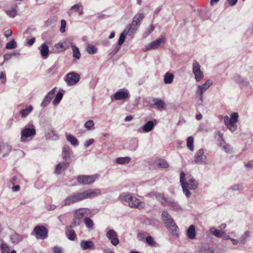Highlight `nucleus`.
Wrapping results in <instances>:
<instances>
[{
	"label": "nucleus",
	"mask_w": 253,
	"mask_h": 253,
	"mask_svg": "<svg viewBox=\"0 0 253 253\" xmlns=\"http://www.w3.org/2000/svg\"><path fill=\"white\" fill-rule=\"evenodd\" d=\"M101 193L100 189H89L82 192L75 193L64 200V206H69L84 199L95 197Z\"/></svg>",
	"instance_id": "f257e3e1"
},
{
	"label": "nucleus",
	"mask_w": 253,
	"mask_h": 253,
	"mask_svg": "<svg viewBox=\"0 0 253 253\" xmlns=\"http://www.w3.org/2000/svg\"><path fill=\"white\" fill-rule=\"evenodd\" d=\"M185 174L183 171H181L180 174V182L183 192L187 197H190L191 193L189 189L194 190L198 186L197 181L193 179L190 178L188 180H185Z\"/></svg>",
	"instance_id": "f03ea898"
},
{
	"label": "nucleus",
	"mask_w": 253,
	"mask_h": 253,
	"mask_svg": "<svg viewBox=\"0 0 253 253\" xmlns=\"http://www.w3.org/2000/svg\"><path fill=\"white\" fill-rule=\"evenodd\" d=\"M239 115L238 113L234 112L230 115V117L225 116L224 117L225 125L232 131H234L237 129L236 123L238 121Z\"/></svg>",
	"instance_id": "7ed1b4c3"
},
{
	"label": "nucleus",
	"mask_w": 253,
	"mask_h": 253,
	"mask_svg": "<svg viewBox=\"0 0 253 253\" xmlns=\"http://www.w3.org/2000/svg\"><path fill=\"white\" fill-rule=\"evenodd\" d=\"M123 200L127 202L129 206L131 208L142 209L144 207L143 202H140L139 199L129 194L125 195L123 197Z\"/></svg>",
	"instance_id": "20e7f679"
},
{
	"label": "nucleus",
	"mask_w": 253,
	"mask_h": 253,
	"mask_svg": "<svg viewBox=\"0 0 253 253\" xmlns=\"http://www.w3.org/2000/svg\"><path fill=\"white\" fill-rule=\"evenodd\" d=\"M144 18L143 13H138L136 14L133 18V20L130 24L129 25V27L127 28L131 33H134L137 29L138 27L140 25L141 21Z\"/></svg>",
	"instance_id": "39448f33"
},
{
	"label": "nucleus",
	"mask_w": 253,
	"mask_h": 253,
	"mask_svg": "<svg viewBox=\"0 0 253 253\" xmlns=\"http://www.w3.org/2000/svg\"><path fill=\"white\" fill-rule=\"evenodd\" d=\"M33 231L37 239L44 240L48 236V230L43 225L36 226Z\"/></svg>",
	"instance_id": "423d86ee"
},
{
	"label": "nucleus",
	"mask_w": 253,
	"mask_h": 253,
	"mask_svg": "<svg viewBox=\"0 0 253 253\" xmlns=\"http://www.w3.org/2000/svg\"><path fill=\"white\" fill-rule=\"evenodd\" d=\"M97 178L96 175H82L77 176V180L80 184L88 185L93 183Z\"/></svg>",
	"instance_id": "0eeeda50"
},
{
	"label": "nucleus",
	"mask_w": 253,
	"mask_h": 253,
	"mask_svg": "<svg viewBox=\"0 0 253 253\" xmlns=\"http://www.w3.org/2000/svg\"><path fill=\"white\" fill-rule=\"evenodd\" d=\"M193 73L197 82H200L204 78V73L201 70V67L196 60L193 62Z\"/></svg>",
	"instance_id": "6e6552de"
},
{
	"label": "nucleus",
	"mask_w": 253,
	"mask_h": 253,
	"mask_svg": "<svg viewBox=\"0 0 253 253\" xmlns=\"http://www.w3.org/2000/svg\"><path fill=\"white\" fill-rule=\"evenodd\" d=\"M35 134L36 129L33 126L31 127H25L21 132V141L25 142L28 138L34 136Z\"/></svg>",
	"instance_id": "1a4fd4ad"
},
{
	"label": "nucleus",
	"mask_w": 253,
	"mask_h": 253,
	"mask_svg": "<svg viewBox=\"0 0 253 253\" xmlns=\"http://www.w3.org/2000/svg\"><path fill=\"white\" fill-rule=\"evenodd\" d=\"M80 79V76L77 73L71 72L66 76L65 81L69 85H73L77 84Z\"/></svg>",
	"instance_id": "9d476101"
},
{
	"label": "nucleus",
	"mask_w": 253,
	"mask_h": 253,
	"mask_svg": "<svg viewBox=\"0 0 253 253\" xmlns=\"http://www.w3.org/2000/svg\"><path fill=\"white\" fill-rule=\"evenodd\" d=\"M213 84L211 80H207L204 84L199 85L196 94L200 96V99L203 100V94L208 89V88Z\"/></svg>",
	"instance_id": "9b49d317"
},
{
	"label": "nucleus",
	"mask_w": 253,
	"mask_h": 253,
	"mask_svg": "<svg viewBox=\"0 0 253 253\" xmlns=\"http://www.w3.org/2000/svg\"><path fill=\"white\" fill-rule=\"evenodd\" d=\"M69 45L66 42H60L54 44L52 49L51 52L59 53L63 52L69 48Z\"/></svg>",
	"instance_id": "f8f14e48"
},
{
	"label": "nucleus",
	"mask_w": 253,
	"mask_h": 253,
	"mask_svg": "<svg viewBox=\"0 0 253 253\" xmlns=\"http://www.w3.org/2000/svg\"><path fill=\"white\" fill-rule=\"evenodd\" d=\"M106 236L113 245L116 246L119 244V240L117 238V233L114 230H109L106 233Z\"/></svg>",
	"instance_id": "ddd939ff"
},
{
	"label": "nucleus",
	"mask_w": 253,
	"mask_h": 253,
	"mask_svg": "<svg viewBox=\"0 0 253 253\" xmlns=\"http://www.w3.org/2000/svg\"><path fill=\"white\" fill-rule=\"evenodd\" d=\"M166 39L165 37H161L157 40L152 42L147 46V49L150 50L152 49L158 48L161 43L164 44L165 42Z\"/></svg>",
	"instance_id": "4468645a"
},
{
	"label": "nucleus",
	"mask_w": 253,
	"mask_h": 253,
	"mask_svg": "<svg viewBox=\"0 0 253 253\" xmlns=\"http://www.w3.org/2000/svg\"><path fill=\"white\" fill-rule=\"evenodd\" d=\"M11 151V146L7 143H4L1 138H0V154H1L3 156L8 154Z\"/></svg>",
	"instance_id": "2eb2a0df"
},
{
	"label": "nucleus",
	"mask_w": 253,
	"mask_h": 253,
	"mask_svg": "<svg viewBox=\"0 0 253 253\" xmlns=\"http://www.w3.org/2000/svg\"><path fill=\"white\" fill-rule=\"evenodd\" d=\"M206 159V156L204 155V150L203 149L199 150L195 154L194 161L197 164H202L205 162Z\"/></svg>",
	"instance_id": "dca6fc26"
},
{
	"label": "nucleus",
	"mask_w": 253,
	"mask_h": 253,
	"mask_svg": "<svg viewBox=\"0 0 253 253\" xmlns=\"http://www.w3.org/2000/svg\"><path fill=\"white\" fill-rule=\"evenodd\" d=\"M168 230L171 232L172 235L175 237L178 236L179 233V229L176 224L174 223L173 220L171 222H170L169 224H167L166 225Z\"/></svg>",
	"instance_id": "f3484780"
},
{
	"label": "nucleus",
	"mask_w": 253,
	"mask_h": 253,
	"mask_svg": "<svg viewBox=\"0 0 253 253\" xmlns=\"http://www.w3.org/2000/svg\"><path fill=\"white\" fill-rule=\"evenodd\" d=\"M73 227L71 225L68 226L65 229V234L68 238L71 241H74L77 238L76 234L73 229Z\"/></svg>",
	"instance_id": "a211bd4d"
},
{
	"label": "nucleus",
	"mask_w": 253,
	"mask_h": 253,
	"mask_svg": "<svg viewBox=\"0 0 253 253\" xmlns=\"http://www.w3.org/2000/svg\"><path fill=\"white\" fill-rule=\"evenodd\" d=\"M128 97L129 94L128 92L126 91H119L114 94V98L117 100L126 99Z\"/></svg>",
	"instance_id": "6ab92c4d"
},
{
	"label": "nucleus",
	"mask_w": 253,
	"mask_h": 253,
	"mask_svg": "<svg viewBox=\"0 0 253 253\" xmlns=\"http://www.w3.org/2000/svg\"><path fill=\"white\" fill-rule=\"evenodd\" d=\"M164 206H168L175 210H178L180 209V207L176 202L172 199L168 197Z\"/></svg>",
	"instance_id": "aec40b11"
},
{
	"label": "nucleus",
	"mask_w": 253,
	"mask_h": 253,
	"mask_svg": "<svg viewBox=\"0 0 253 253\" xmlns=\"http://www.w3.org/2000/svg\"><path fill=\"white\" fill-rule=\"evenodd\" d=\"M54 90H52L49 91L48 94L45 96L42 102L41 103V106L42 107H44L46 106L51 101L53 96L54 95Z\"/></svg>",
	"instance_id": "412c9836"
},
{
	"label": "nucleus",
	"mask_w": 253,
	"mask_h": 253,
	"mask_svg": "<svg viewBox=\"0 0 253 253\" xmlns=\"http://www.w3.org/2000/svg\"><path fill=\"white\" fill-rule=\"evenodd\" d=\"M154 104L156 106L157 108L159 109H165L166 105L165 102L161 99L154 98L152 100Z\"/></svg>",
	"instance_id": "4be33fe9"
},
{
	"label": "nucleus",
	"mask_w": 253,
	"mask_h": 253,
	"mask_svg": "<svg viewBox=\"0 0 253 253\" xmlns=\"http://www.w3.org/2000/svg\"><path fill=\"white\" fill-rule=\"evenodd\" d=\"M132 33H131L130 31H129L128 29H125L120 36V38L118 41V45L120 46L122 45L125 41L126 36L127 35H130Z\"/></svg>",
	"instance_id": "5701e85b"
},
{
	"label": "nucleus",
	"mask_w": 253,
	"mask_h": 253,
	"mask_svg": "<svg viewBox=\"0 0 253 253\" xmlns=\"http://www.w3.org/2000/svg\"><path fill=\"white\" fill-rule=\"evenodd\" d=\"M162 216L163 221L165 225H167V224L171 222L173 220L167 211H163L162 213Z\"/></svg>",
	"instance_id": "b1692460"
},
{
	"label": "nucleus",
	"mask_w": 253,
	"mask_h": 253,
	"mask_svg": "<svg viewBox=\"0 0 253 253\" xmlns=\"http://www.w3.org/2000/svg\"><path fill=\"white\" fill-rule=\"evenodd\" d=\"M40 49L41 54L42 57L46 58L48 56L49 53V49L47 45L45 43L42 44L39 47Z\"/></svg>",
	"instance_id": "393cba45"
},
{
	"label": "nucleus",
	"mask_w": 253,
	"mask_h": 253,
	"mask_svg": "<svg viewBox=\"0 0 253 253\" xmlns=\"http://www.w3.org/2000/svg\"><path fill=\"white\" fill-rule=\"evenodd\" d=\"M81 246L83 250H86L89 249L94 248V244L91 241L82 240L81 242Z\"/></svg>",
	"instance_id": "a878e982"
},
{
	"label": "nucleus",
	"mask_w": 253,
	"mask_h": 253,
	"mask_svg": "<svg viewBox=\"0 0 253 253\" xmlns=\"http://www.w3.org/2000/svg\"><path fill=\"white\" fill-rule=\"evenodd\" d=\"M10 238L13 244H17L23 240V237L22 235L14 233L10 236Z\"/></svg>",
	"instance_id": "bb28decb"
},
{
	"label": "nucleus",
	"mask_w": 253,
	"mask_h": 253,
	"mask_svg": "<svg viewBox=\"0 0 253 253\" xmlns=\"http://www.w3.org/2000/svg\"><path fill=\"white\" fill-rule=\"evenodd\" d=\"M151 195L154 196L156 199L160 201L161 204L164 206L168 197H166L164 194L159 193H153Z\"/></svg>",
	"instance_id": "cd10ccee"
},
{
	"label": "nucleus",
	"mask_w": 253,
	"mask_h": 253,
	"mask_svg": "<svg viewBox=\"0 0 253 253\" xmlns=\"http://www.w3.org/2000/svg\"><path fill=\"white\" fill-rule=\"evenodd\" d=\"M187 235L190 239H194L195 238L196 232L194 225H191L189 226L187 231Z\"/></svg>",
	"instance_id": "c85d7f7f"
},
{
	"label": "nucleus",
	"mask_w": 253,
	"mask_h": 253,
	"mask_svg": "<svg viewBox=\"0 0 253 253\" xmlns=\"http://www.w3.org/2000/svg\"><path fill=\"white\" fill-rule=\"evenodd\" d=\"M154 127V123L152 121H149L146 124H145L143 127V131L148 132L151 131Z\"/></svg>",
	"instance_id": "c756f323"
},
{
	"label": "nucleus",
	"mask_w": 253,
	"mask_h": 253,
	"mask_svg": "<svg viewBox=\"0 0 253 253\" xmlns=\"http://www.w3.org/2000/svg\"><path fill=\"white\" fill-rule=\"evenodd\" d=\"M71 47L73 51V57L77 59H79L81 57V53L79 48L73 44H71Z\"/></svg>",
	"instance_id": "7c9ffc66"
},
{
	"label": "nucleus",
	"mask_w": 253,
	"mask_h": 253,
	"mask_svg": "<svg viewBox=\"0 0 253 253\" xmlns=\"http://www.w3.org/2000/svg\"><path fill=\"white\" fill-rule=\"evenodd\" d=\"M33 110V107L32 105L29 106L27 108L23 109L20 111V114L22 118L26 117Z\"/></svg>",
	"instance_id": "2f4dec72"
},
{
	"label": "nucleus",
	"mask_w": 253,
	"mask_h": 253,
	"mask_svg": "<svg viewBox=\"0 0 253 253\" xmlns=\"http://www.w3.org/2000/svg\"><path fill=\"white\" fill-rule=\"evenodd\" d=\"M174 78V75L169 72H167L164 76V82L166 84H169L172 83Z\"/></svg>",
	"instance_id": "473e14b6"
},
{
	"label": "nucleus",
	"mask_w": 253,
	"mask_h": 253,
	"mask_svg": "<svg viewBox=\"0 0 253 253\" xmlns=\"http://www.w3.org/2000/svg\"><path fill=\"white\" fill-rule=\"evenodd\" d=\"M130 158L129 157H119L116 159V163L119 164L124 165L128 164L130 161Z\"/></svg>",
	"instance_id": "72a5a7b5"
},
{
	"label": "nucleus",
	"mask_w": 253,
	"mask_h": 253,
	"mask_svg": "<svg viewBox=\"0 0 253 253\" xmlns=\"http://www.w3.org/2000/svg\"><path fill=\"white\" fill-rule=\"evenodd\" d=\"M220 146L224 149V150L227 153H231L232 149L228 144H226L222 137L221 136V142L220 143Z\"/></svg>",
	"instance_id": "f704fd0d"
},
{
	"label": "nucleus",
	"mask_w": 253,
	"mask_h": 253,
	"mask_svg": "<svg viewBox=\"0 0 253 253\" xmlns=\"http://www.w3.org/2000/svg\"><path fill=\"white\" fill-rule=\"evenodd\" d=\"M66 138L67 140L69 141L72 145L76 146L78 145V141L74 136L71 135H67Z\"/></svg>",
	"instance_id": "c9c22d12"
},
{
	"label": "nucleus",
	"mask_w": 253,
	"mask_h": 253,
	"mask_svg": "<svg viewBox=\"0 0 253 253\" xmlns=\"http://www.w3.org/2000/svg\"><path fill=\"white\" fill-rule=\"evenodd\" d=\"M84 222L86 226L90 230L93 228L94 223L93 221L89 217H85L84 219Z\"/></svg>",
	"instance_id": "e433bc0d"
},
{
	"label": "nucleus",
	"mask_w": 253,
	"mask_h": 253,
	"mask_svg": "<svg viewBox=\"0 0 253 253\" xmlns=\"http://www.w3.org/2000/svg\"><path fill=\"white\" fill-rule=\"evenodd\" d=\"M210 232L212 234L218 238L221 237L224 233L223 232H221L219 230L213 227L210 229Z\"/></svg>",
	"instance_id": "4c0bfd02"
},
{
	"label": "nucleus",
	"mask_w": 253,
	"mask_h": 253,
	"mask_svg": "<svg viewBox=\"0 0 253 253\" xmlns=\"http://www.w3.org/2000/svg\"><path fill=\"white\" fill-rule=\"evenodd\" d=\"M194 138L192 136H189L187 139V146L188 148L193 151L194 150Z\"/></svg>",
	"instance_id": "58836bf2"
},
{
	"label": "nucleus",
	"mask_w": 253,
	"mask_h": 253,
	"mask_svg": "<svg viewBox=\"0 0 253 253\" xmlns=\"http://www.w3.org/2000/svg\"><path fill=\"white\" fill-rule=\"evenodd\" d=\"M84 214V210L83 209H79L75 211L74 216L81 220L83 218Z\"/></svg>",
	"instance_id": "ea45409f"
},
{
	"label": "nucleus",
	"mask_w": 253,
	"mask_h": 253,
	"mask_svg": "<svg viewBox=\"0 0 253 253\" xmlns=\"http://www.w3.org/2000/svg\"><path fill=\"white\" fill-rule=\"evenodd\" d=\"M86 51L90 54H94L96 53L97 48L93 45H88L86 48Z\"/></svg>",
	"instance_id": "a19ab883"
},
{
	"label": "nucleus",
	"mask_w": 253,
	"mask_h": 253,
	"mask_svg": "<svg viewBox=\"0 0 253 253\" xmlns=\"http://www.w3.org/2000/svg\"><path fill=\"white\" fill-rule=\"evenodd\" d=\"M146 242L151 247H156L157 245L156 242L151 236H147L146 238Z\"/></svg>",
	"instance_id": "79ce46f5"
},
{
	"label": "nucleus",
	"mask_w": 253,
	"mask_h": 253,
	"mask_svg": "<svg viewBox=\"0 0 253 253\" xmlns=\"http://www.w3.org/2000/svg\"><path fill=\"white\" fill-rule=\"evenodd\" d=\"M17 47L16 42L14 40H12L7 42L6 44L5 48L8 49H12Z\"/></svg>",
	"instance_id": "37998d69"
},
{
	"label": "nucleus",
	"mask_w": 253,
	"mask_h": 253,
	"mask_svg": "<svg viewBox=\"0 0 253 253\" xmlns=\"http://www.w3.org/2000/svg\"><path fill=\"white\" fill-rule=\"evenodd\" d=\"M63 93L61 92H58L57 95H56L55 97L54 98L53 103L54 105H56L59 103L60 100L63 97Z\"/></svg>",
	"instance_id": "c03bdc74"
},
{
	"label": "nucleus",
	"mask_w": 253,
	"mask_h": 253,
	"mask_svg": "<svg viewBox=\"0 0 253 253\" xmlns=\"http://www.w3.org/2000/svg\"><path fill=\"white\" fill-rule=\"evenodd\" d=\"M0 249L2 253H10V248L6 243H2L0 245Z\"/></svg>",
	"instance_id": "a18cd8bd"
},
{
	"label": "nucleus",
	"mask_w": 253,
	"mask_h": 253,
	"mask_svg": "<svg viewBox=\"0 0 253 253\" xmlns=\"http://www.w3.org/2000/svg\"><path fill=\"white\" fill-rule=\"evenodd\" d=\"M158 166L162 168H167L169 166L167 162L164 159H161L158 161Z\"/></svg>",
	"instance_id": "49530a36"
},
{
	"label": "nucleus",
	"mask_w": 253,
	"mask_h": 253,
	"mask_svg": "<svg viewBox=\"0 0 253 253\" xmlns=\"http://www.w3.org/2000/svg\"><path fill=\"white\" fill-rule=\"evenodd\" d=\"M94 126V123L92 120L87 121L84 124V127L88 130L92 129Z\"/></svg>",
	"instance_id": "de8ad7c7"
},
{
	"label": "nucleus",
	"mask_w": 253,
	"mask_h": 253,
	"mask_svg": "<svg viewBox=\"0 0 253 253\" xmlns=\"http://www.w3.org/2000/svg\"><path fill=\"white\" fill-rule=\"evenodd\" d=\"M48 134L49 135V137H52L54 139H57L58 138V136L56 130L54 129H49V132H48Z\"/></svg>",
	"instance_id": "09e8293b"
},
{
	"label": "nucleus",
	"mask_w": 253,
	"mask_h": 253,
	"mask_svg": "<svg viewBox=\"0 0 253 253\" xmlns=\"http://www.w3.org/2000/svg\"><path fill=\"white\" fill-rule=\"evenodd\" d=\"M6 14L11 17H14L17 14V11L15 8L6 11Z\"/></svg>",
	"instance_id": "8fccbe9b"
},
{
	"label": "nucleus",
	"mask_w": 253,
	"mask_h": 253,
	"mask_svg": "<svg viewBox=\"0 0 253 253\" xmlns=\"http://www.w3.org/2000/svg\"><path fill=\"white\" fill-rule=\"evenodd\" d=\"M81 223V220L79 219H78L74 216L73 222H72L71 226L73 227H76L79 225Z\"/></svg>",
	"instance_id": "3c124183"
},
{
	"label": "nucleus",
	"mask_w": 253,
	"mask_h": 253,
	"mask_svg": "<svg viewBox=\"0 0 253 253\" xmlns=\"http://www.w3.org/2000/svg\"><path fill=\"white\" fill-rule=\"evenodd\" d=\"M56 66L55 65H53L50 68L47 69L45 71L46 74H53L56 70Z\"/></svg>",
	"instance_id": "603ef678"
},
{
	"label": "nucleus",
	"mask_w": 253,
	"mask_h": 253,
	"mask_svg": "<svg viewBox=\"0 0 253 253\" xmlns=\"http://www.w3.org/2000/svg\"><path fill=\"white\" fill-rule=\"evenodd\" d=\"M71 162V161L63 160V162L62 163H59V164H61V166L63 167V170H65L69 167Z\"/></svg>",
	"instance_id": "864d4df0"
},
{
	"label": "nucleus",
	"mask_w": 253,
	"mask_h": 253,
	"mask_svg": "<svg viewBox=\"0 0 253 253\" xmlns=\"http://www.w3.org/2000/svg\"><path fill=\"white\" fill-rule=\"evenodd\" d=\"M66 26V21L64 19L61 20V26H60V31L61 33H64L65 31Z\"/></svg>",
	"instance_id": "5fc2aeb1"
},
{
	"label": "nucleus",
	"mask_w": 253,
	"mask_h": 253,
	"mask_svg": "<svg viewBox=\"0 0 253 253\" xmlns=\"http://www.w3.org/2000/svg\"><path fill=\"white\" fill-rule=\"evenodd\" d=\"M63 169V167L61 166V164H58L56 165V168L55 169V173L59 174L61 173V170Z\"/></svg>",
	"instance_id": "6e6d98bb"
},
{
	"label": "nucleus",
	"mask_w": 253,
	"mask_h": 253,
	"mask_svg": "<svg viewBox=\"0 0 253 253\" xmlns=\"http://www.w3.org/2000/svg\"><path fill=\"white\" fill-rule=\"evenodd\" d=\"M53 251L54 253H63V249L57 246L54 247Z\"/></svg>",
	"instance_id": "4d7b16f0"
},
{
	"label": "nucleus",
	"mask_w": 253,
	"mask_h": 253,
	"mask_svg": "<svg viewBox=\"0 0 253 253\" xmlns=\"http://www.w3.org/2000/svg\"><path fill=\"white\" fill-rule=\"evenodd\" d=\"M63 160H71L70 153H63Z\"/></svg>",
	"instance_id": "13d9d810"
},
{
	"label": "nucleus",
	"mask_w": 253,
	"mask_h": 253,
	"mask_svg": "<svg viewBox=\"0 0 253 253\" xmlns=\"http://www.w3.org/2000/svg\"><path fill=\"white\" fill-rule=\"evenodd\" d=\"M155 29V27L153 25H151L149 28L147 30L146 32V34L147 35H149L151 33H152Z\"/></svg>",
	"instance_id": "bf43d9fd"
},
{
	"label": "nucleus",
	"mask_w": 253,
	"mask_h": 253,
	"mask_svg": "<svg viewBox=\"0 0 253 253\" xmlns=\"http://www.w3.org/2000/svg\"><path fill=\"white\" fill-rule=\"evenodd\" d=\"M81 6V5L79 4H76L72 6L71 10H75V11H78Z\"/></svg>",
	"instance_id": "052dcab7"
},
{
	"label": "nucleus",
	"mask_w": 253,
	"mask_h": 253,
	"mask_svg": "<svg viewBox=\"0 0 253 253\" xmlns=\"http://www.w3.org/2000/svg\"><path fill=\"white\" fill-rule=\"evenodd\" d=\"M250 236V233L249 232H246L243 235V236H242L241 240V243H244L245 242V240L246 239V238H248V237Z\"/></svg>",
	"instance_id": "680f3d73"
},
{
	"label": "nucleus",
	"mask_w": 253,
	"mask_h": 253,
	"mask_svg": "<svg viewBox=\"0 0 253 253\" xmlns=\"http://www.w3.org/2000/svg\"><path fill=\"white\" fill-rule=\"evenodd\" d=\"M4 35L6 38L9 37L12 35V31L11 30L9 29L4 32Z\"/></svg>",
	"instance_id": "e2e57ef3"
},
{
	"label": "nucleus",
	"mask_w": 253,
	"mask_h": 253,
	"mask_svg": "<svg viewBox=\"0 0 253 253\" xmlns=\"http://www.w3.org/2000/svg\"><path fill=\"white\" fill-rule=\"evenodd\" d=\"M35 42V38H32L30 39L27 40V44L30 46L32 45Z\"/></svg>",
	"instance_id": "0e129e2a"
},
{
	"label": "nucleus",
	"mask_w": 253,
	"mask_h": 253,
	"mask_svg": "<svg viewBox=\"0 0 253 253\" xmlns=\"http://www.w3.org/2000/svg\"><path fill=\"white\" fill-rule=\"evenodd\" d=\"M94 142V139H89L88 140H87L85 143V147H88L90 145L92 144Z\"/></svg>",
	"instance_id": "69168bd1"
},
{
	"label": "nucleus",
	"mask_w": 253,
	"mask_h": 253,
	"mask_svg": "<svg viewBox=\"0 0 253 253\" xmlns=\"http://www.w3.org/2000/svg\"><path fill=\"white\" fill-rule=\"evenodd\" d=\"M204 253H213L214 250L212 248L209 247L204 251Z\"/></svg>",
	"instance_id": "338daca9"
},
{
	"label": "nucleus",
	"mask_w": 253,
	"mask_h": 253,
	"mask_svg": "<svg viewBox=\"0 0 253 253\" xmlns=\"http://www.w3.org/2000/svg\"><path fill=\"white\" fill-rule=\"evenodd\" d=\"M70 148L68 145L64 146L63 150V153H70Z\"/></svg>",
	"instance_id": "774afa93"
}]
</instances>
